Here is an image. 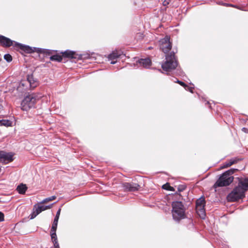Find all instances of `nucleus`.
I'll return each instance as SVG.
<instances>
[{"label":"nucleus","mask_w":248,"mask_h":248,"mask_svg":"<svg viewBox=\"0 0 248 248\" xmlns=\"http://www.w3.org/2000/svg\"><path fill=\"white\" fill-rule=\"evenodd\" d=\"M176 82L179 83L180 85H181V86L184 87L186 90H187L186 88V87H187V85H186L184 82H183L181 81H180L179 80H177Z\"/></svg>","instance_id":"28"},{"label":"nucleus","mask_w":248,"mask_h":248,"mask_svg":"<svg viewBox=\"0 0 248 248\" xmlns=\"http://www.w3.org/2000/svg\"><path fill=\"white\" fill-rule=\"evenodd\" d=\"M43 96L41 93H31L27 95L21 103V109L24 111H28L31 108L34 107L37 101Z\"/></svg>","instance_id":"3"},{"label":"nucleus","mask_w":248,"mask_h":248,"mask_svg":"<svg viewBox=\"0 0 248 248\" xmlns=\"http://www.w3.org/2000/svg\"><path fill=\"white\" fill-rule=\"evenodd\" d=\"M169 4V2L166 1V0H165L163 2V5H166L167 4Z\"/></svg>","instance_id":"34"},{"label":"nucleus","mask_w":248,"mask_h":248,"mask_svg":"<svg viewBox=\"0 0 248 248\" xmlns=\"http://www.w3.org/2000/svg\"><path fill=\"white\" fill-rule=\"evenodd\" d=\"M160 47L162 51L167 54L171 48V45L170 41V37L168 36L160 41Z\"/></svg>","instance_id":"6"},{"label":"nucleus","mask_w":248,"mask_h":248,"mask_svg":"<svg viewBox=\"0 0 248 248\" xmlns=\"http://www.w3.org/2000/svg\"><path fill=\"white\" fill-rule=\"evenodd\" d=\"M50 60L52 61H56L60 62L62 61V58L61 56L59 55H52L50 57Z\"/></svg>","instance_id":"23"},{"label":"nucleus","mask_w":248,"mask_h":248,"mask_svg":"<svg viewBox=\"0 0 248 248\" xmlns=\"http://www.w3.org/2000/svg\"><path fill=\"white\" fill-rule=\"evenodd\" d=\"M178 62L175 53L172 51L166 55V62L162 64V69L167 72L174 70L177 66Z\"/></svg>","instance_id":"5"},{"label":"nucleus","mask_w":248,"mask_h":248,"mask_svg":"<svg viewBox=\"0 0 248 248\" xmlns=\"http://www.w3.org/2000/svg\"><path fill=\"white\" fill-rule=\"evenodd\" d=\"M186 88L187 89L186 90L190 92L191 93H193V87H189L187 86V87H186Z\"/></svg>","instance_id":"32"},{"label":"nucleus","mask_w":248,"mask_h":248,"mask_svg":"<svg viewBox=\"0 0 248 248\" xmlns=\"http://www.w3.org/2000/svg\"><path fill=\"white\" fill-rule=\"evenodd\" d=\"M27 189V187L26 185L21 184L17 186L16 190L17 192L20 194H24L25 193Z\"/></svg>","instance_id":"17"},{"label":"nucleus","mask_w":248,"mask_h":248,"mask_svg":"<svg viewBox=\"0 0 248 248\" xmlns=\"http://www.w3.org/2000/svg\"><path fill=\"white\" fill-rule=\"evenodd\" d=\"M137 64L139 66L148 68L151 64V61L149 58L140 59L137 62Z\"/></svg>","instance_id":"13"},{"label":"nucleus","mask_w":248,"mask_h":248,"mask_svg":"<svg viewBox=\"0 0 248 248\" xmlns=\"http://www.w3.org/2000/svg\"><path fill=\"white\" fill-rule=\"evenodd\" d=\"M52 205V204L49 205H41L36 206V205H35L33 208V212L30 215L31 219H33L35 217L41 212L51 208Z\"/></svg>","instance_id":"7"},{"label":"nucleus","mask_w":248,"mask_h":248,"mask_svg":"<svg viewBox=\"0 0 248 248\" xmlns=\"http://www.w3.org/2000/svg\"><path fill=\"white\" fill-rule=\"evenodd\" d=\"M61 211V209L60 208H59L58 209V210L57 211L56 216L54 219L53 223H55V224H58V220H59V217L60 215Z\"/></svg>","instance_id":"25"},{"label":"nucleus","mask_w":248,"mask_h":248,"mask_svg":"<svg viewBox=\"0 0 248 248\" xmlns=\"http://www.w3.org/2000/svg\"><path fill=\"white\" fill-rule=\"evenodd\" d=\"M13 155L11 153L0 151V162L7 164L13 160Z\"/></svg>","instance_id":"8"},{"label":"nucleus","mask_w":248,"mask_h":248,"mask_svg":"<svg viewBox=\"0 0 248 248\" xmlns=\"http://www.w3.org/2000/svg\"><path fill=\"white\" fill-rule=\"evenodd\" d=\"M238 160L236 158H232L230 160L226 162L222 167V168H228L231 165L237 163Z\"/></svg>","instance_id":"19"},{"label":"nucleus","mask_w":248,"mask_h":248,"mask_svg":"<svg viewBox=\"0 0 248 248\" xmlns=\"http://www.w3.org/2000/svg\"><path fill=\"white\" fill-rule=\"evenodd\" d=\"M125 191L134 192L138 191L140 188V186L136 183H124L123 185Z\"/></svg>","instance_id":"11"},{"label":"nucleus","mask_w":248,"mask_h":248,"mask_svg":"<svg viewBox=\"0 0 248 248\" xmlns=\"http://www.w3.org/2000/svg\"><path fill=\"white\" fill-rule=\"evenodd\" d=\"M37 52L38 53L41 54H44L47 55H50V54H52L53 51L50 50V49H44V48H38L37 49Z\"/></svg>","instance_id":"18"},{"label":"nucleus","mask_w":248,"mask_h":248,"mask_svg":"<svg viewBox=\"0 0 248 248\" xmlns=\"http://www.w3.org/2000/svg\"><path fill=\"white\" fill-rule=\"evenodd\" d=\"M121 56V53L118 51H113L108 56L109 60H113L119 58Z\"/></svg>","instance_id":"20"},{"label":"nucleus","mask_w":248,"mask_h":248,"mask_svg":"<svg viewBox=\"0 0 248 248\" xmlns=\"http://www.w3.org/2000/svg\"><path fill=\"white\" fill-rule=\"evenodd\" d=\"M12 124V122L7 119H2L0 120V126H11Z\"/></svg>","instance_id":"21"},{"label":"nucleus","mask_w":248,"mask_h":248,"mask_svg":"<svg viewBox=\"0 0 248 248\" xmlns=\"http://www.w3.org/2000/svg\"><path fill=\"white\" fill-rule=\"evenodd\" d=\"M4 220V214L0 212V222Z\"/></svg>","instance_id":"30"},{"label":"nucleus","mask_w":248,"mask_h":248,"mask_svg":"<svg viewBox=\"0 0 248 248\" xmlns=\"http://www.w3.org/2000/svg\"><path fill=\"white\" fill-rule=\"evenodd\" d=\"M248 190V179H241L238 185L229 194L227 200L229 202H235L245 197V192Z\"/></svg>","instance_id":"1"},{"label":"nucleus","mask_w":248,"mask_h":248,"mask_svg":"<svg viewBox=\"0 0 248 248\" xmlns=\"http://www.w3.org/2000/svg\"><path fill=\"white\" fill-rule=\"evenodd\" d=\"M162 188L171 191H174L175 190L174 188L173 187L170 186L168 183L163 185Z\"/></svg>","instance_id":"24"},{"label":"nucleus","mask_w":248,"mask_h":248,"mask_svg":"<svg viewBox=\"0 0 248 248\" xmlns=\"http://www.w3.org/2000/svg\"><path fill=\"white\" fill-rule=\"evenodd\" d=\"M205 200L204 197H201L199 199L196 201V207H199V206H205Z\"/></svg>","instance_id":"22"},{"label":"nucleus","mask_w":248,"mask_h":248,"mask_svg":"<svg viewBox=\"0 0 248 248\" xmlns=\"http://www.w3.org/2000/svg\"><path fill=\"white\" fill-rule=\"evenodd\" d=\"M237 169H232L222 173L214 185L215 188L229 186L233 180L232 174Z\"/></svg>","instance_id":"2"},{"label":"nucleus","mask_w":248,"mask_h":248,"mask_svg":"<svg viewBox=\"0 0 248 248\" xmlns=\"http://www.w3.org/2000/svg\"><path fill=\"white\" fill-rule=\"evenodd\" d=\"M116 62V61H112L110 62L111 64H114Z\"/></svg>","instance_id":"35"},{"label":"nucleus","mask_w":248,"mask_h":248,"mask_svg":"<svg viewBox=\"0 0 248 248\" xmlns=\"http://www.w3.org/2000/svg\"><path fill=\"white\" fill-rule=\"evenodd\" d=\"M242 131L245 132V133H248V129L246 128H245V127H243L242 128Z\"/></svg>","instance_id":"33"},{"label":"nucleus","mask_w":248,"mask_h":248,"mask_svg":"<svg viewBox=\"0 0 248 248\" xmlns=\"http://www.w3.org/2000/svg\"><path fill=\"white\" fill-rule=\"evenodd\" d=\"M4 59L7 62H10L12 61V57L9 54H5L4 56Z\"/></svg>","instance_id":"27"},{"label":"nucleus","mask_w":248,"mask_h":248,"mask_svg":"<svg viewBox=\"0 0 248 248\" xmlns=\"http://www.w3.org/2000/svg\"><path fill=\"white\" fill-rule=\"evenodd\" d=\"M186 188V186L184 185L179 186L178 187V190L179 192L183 191Z\"/></svg>","instance_id":"29"},{"label":"nucleus","mask_w":248,"mask_h":248,"mask_svg":"<svg viewBox=\"0 0 248 248\" xmlns=\"http://www.w3.org/2000/svg\"><path fill=\"white\" fill-rule=\"evenodd\" d=\"M15 47H18L21 50L27 53H31L34 52H37V49L38 47H31L29 46H25L18 43H15Z\"/></svg>","instance_id":"10"},{"label":"nucleus","mask_w":248,"mask_h":248,"mask_svg":"<svg viewBox=\"0 0 248 248\" xmlns=\"http://www.w3.org/2000/svg\"><path fill=\"white\" fill-rule=\"evenodd\" d=\"M62 54V55L64 57L68 58H75L76 57L74 56L75 54V52L73 51H70L69 50H67L64 52H61Z\"/></svg>","instance_id":"16"},{"label":"nucleus","mask_w":248,"mask_h":248,"mask_svg":"<svg viewBox=\"0 0 248 248\" xmlns=\"http://www.w3.org/2000/svg\"><path fill=\"white\" fill-rule=\"evenodd\" d=\"M223 5H225V6H231V7H237L235 5H234L233 4H228V3H224L223 4Z\"/></svg>","instance_id":"31"},{"label":"nucleus","mask_w":248,"mask_h":248,"mask_svg":"<svg viewBox=\"0 0 248 248\" xmlns=\"http://www.w3.org/2000/svg\"><path fill=\"white\" fill-rule=\"evenodd\" d=\"M27 80L28 82L30 83L31 88L33 89L37 86L38 82L34 78L32 75L28 76Z\"/></svg>","instance_id":"14"},{"label":"nucleus","mask_w":248,"mask_h":248,"mask_svg":"<svg viewBox=\"0 0 248 248\" xmlns=\"http://www.w3.org/2000/svg\"><path fill=\"white\" fill-rule=\"evenodd\" d=\"M57 225L58 224H55V223H53L51 229L50 234L52 242L54 244V248H60L56 233Z\"/></svg>","instance_id":"9"},{"label":"nucleus","mask_w":248,"mask_h":248,"mask_svg":"<svg viewBox=\"0 0 248 248\" xmlns=\"http://www.w3.org/2000/svg\"><path fill=\"white\" fill-rule=\"evenodd\" d=\"M56 197L55 196H52L50 197H49V198H47L45 199H44L41 202V204H43V203H45L46 202H49V201H51L52 200H54L55 199H56Z\"/></svg>","instance_id":"26"},{"label":"nucleus","mask_w":248,"mask_h":248,"mask_svg":"<svg viewBox=\"0 0 248 248\" xmlns=\"http://www.w3.org/2000/svg\"><path fill=\"white\" fill-rule=\"evenodd\" d=\"M15 43L8 38L0 35V44L3 46L9 47L13 45L15 46Z\"/></svg>","instance_id":"12"},{"label":"nucleus","mask_w":248,"mask_h":248,"mask_svg":"<svg viewBox=\"0 0 248 248\" xmlns=\"http://www.w3.org/2000/svg\"><path fill=\"white\" fill-rule=\"evenodd\" d=\"M172 214L174 220L179 221L186 217L185 209L181 202H173L172 203Z\"/></svg>","instance_id":"4"},{"label":"nucleus","mask_w":248,"mask_h":248,"mask_svg":"<svg viewBox=\"0 0 248 248\" xmlns=\"http://www.w3.org/2000/svg\"><path fill=\"white\" fill-rule=\"evenodd\" d=\"M196 211L201 218L204 219L205 218V212L204 207L199 206V207H196Z\"/></svg>","instance_id":"15"}]
</instances>
